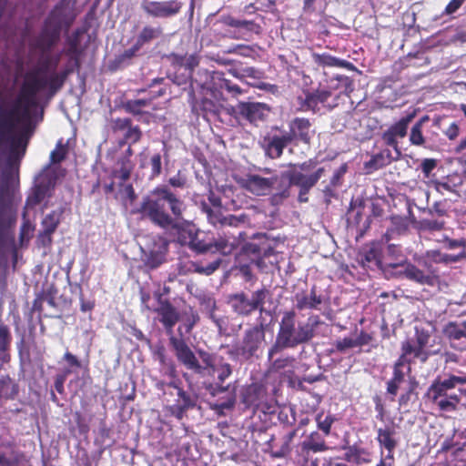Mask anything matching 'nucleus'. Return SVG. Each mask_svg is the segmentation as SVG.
Listing matches in <instances>:
<instances>
[{
	"instance_id": "f257e3e1",
	"label": "nucleus",
	"mask_w": 466,
	"mask_h": 466,
	"mask_svg": "<svg viewBox=\"0 0 466 466\" xmlns=\"http://www.w3.org/2000/svg\"><path fill=\"white\" fill-rule=\"evenodd\" d=\"M186 206L167 186L156 187L150 193L144 197L137 212L143 218L150 220L153 224L164 228L174 229L177 233V242L197 252V242L201 241L198 234L192 229L179 226L176 220L183 216Z\"/></svg>"
},
{
	"instance_id": "f03ea898",
	"label": "nucleus",
	"mask_w": 466,
	"mask_h": 466,
	"mask_svg": "<svg viewBox=\"0 0 466 466\" xmlns=\"http://www.w3.org/2000/svg\"><path fill=\"white\" fill-rule=\"evenodd\" d=\"M34 107L36 106L32 103L19 98V93L9 108L0 106V147L9 144L6 164L8 167H15L16 172L25 153L27 142L22 135H15L14 132L17 124L29 119L30 111Z\"/></svg>"
},
{
	"instance_id": "7ed1b4c3",
	"label": "nucleus",
	"mask_w": 466,
	"mask_h": 466,
	"mask_svg": "<svg viewBox=\"0 0 466 466\" xmlns=\"http://www.w3.org/2000/svg\"><path fill=\"white\" fill-rule=\"evenodd\" d=\"M49 58H45L39 66L26 71L23 77V82L19 88V98L30 102L34 106H38V95L42 91H46L48 98H52L64 86L68 76L73 73V68H63L57 72L53 70L48 76Z\"/></svg>"
},
{
	"instance_id": "20e7f679",
	"label": "nucleus",
	"mask_w": 466,
	"mask_h": 466,
	"mask_svg": "<svg viewBox=\"0 0 466 466\" xmlns=\"http://www.w3.org/2000/svg\"><path fill=\"white\" fill-rule=\"evenodd\" d=\"M322 324L318 315L310 316L308 322L297 326V314L290 309L283 312L275 342L269 348L268 359L286 349H294L309 342L315 337V329Z\"/></svg>"
},
{
	"instance_id": "39448f33",
	"label": "nucleus",
	"mask_w": 466,
	"mask_h": 466,
	"mask_svg": "<svg viewBox=\"0 0 466 466\" xmlns=\"http://www.w3.org/2000/svg\"><path fill=\"white\" fill-rule=\"evenodd\" d=\"M154 297L157 301V308L155 309V312L158 315L159 321L168 335L169 345L174 350L177 361L187 370L194 373H200L203 368L199 365L193 350L182 337L177 338L174 335L173 329L179 320L177 309L167 299H164L160 292H156Z\"/></svg>"
},
{
	"instance_id": "423d86ee",
	"label": "nucleus",
	"mask_w": 466,
	"mask_h": 466,
	"mask_svg": "<svg viewBox=\"0 0 466 466\" xmlns=\"http://www.w3.org/2000/svg\"><path fill=\"white\" fill-rule=\"evenodd\" d=\"M76 0H60L46 17L35 47L42 53L50 51L58 42L63 29L68 30L75 21L73 5Z\"/></svg>"
},
{
	"instance_id": "0eeeda50",
	"label": "nucleus",
	"mask_w": 466,
	"mask_h": 466,
	"mask_svg": "<svg viewBox=\"0 0 466 466\" xmlns=\"http://www.w3.org/2000/svg\"><path fill=\"white\" fill-rule=\"evenodd\" d=\"M466 384V377L449 374L441 379L438 376L427 389L424 399L442 412L457 410L461 397L454 391L457 385Z\"/></svg>"
},
{
	"instance_id": "6e6552de",
	"label": "nucleus",
	"mask_w": 466,
	"mask_h": 466,
	"mask_svg": "<svg viewBox=\"0 0 466 466\" xmlns=\"http://www.w3.org/2000/svg\"><path fill=\"white\" fill-rule=\"evenodd\" d=\"M247 234L245 231H230L221 229L217 236H205L201 241L197 242V253L219 254L223 257L231 255L245 240Z\"/></svg>"
},
{
	"instance_id": "1a4fd4ad",
	"label": "nucleus",
	"mask_w": 466,
	"mask_h": 466,
	"mask_svg": "<svg viewBox=\"0 0 466 466\" xmlns=\"http://www.w3.org/2000/svg\"><path fill=\"white\" fill-rule=\"evenodd\" d=\"M424 269L419 268L407 259H403L398 263H387L383 268L386 272L400 268L397 273L403 275L409 280L420 285L434 287L439 282L437 270L428 262H424Z\"/></svg>"
},
{
	"instance_id": "9d476101",
	"label": "nucleus",
	"mask_w": 466,
	"mask_h": 466,
	"mask_svg": "<svg viewBox=\"0 0 466 466\" xmlns=\"http://www.w3.org/2000/svg\"><path fill=\"white\" fill-rule=\"evenodd\" d=\"M269 292L266 288H261L252 292L249 299L244 291L233 293L228 296L227 303L232 311L240 317H248L256 310L262 312L266 298Z\"/></svg>"
},
{
	"instance_id": "9b49d317",
	"label": "nucleus",
	"mask_w": 466,
	"mask_h": 466,
	"mask_svg": "<svg viewBox=\"0 0 466 466\" xmlns=\"http://www.w3.org/2000/svg\"><path fill=\"white\" fill-rule=\"evenodd\" d=\"M232 374L231 365L224 363L218 368V380L219 383H210L206 387L207 390L212 396H218L220 393H227L225 400H218L213 406V410L222 412L224 410H231L236 403V394L234 390H229V385L223 386V382Z\"/></svg>"
},
{
	"instance_id": "f8f14e48",
	"label": "nucleus",
	"mask_w": 466,
	"mask_h": 466,
	"mask_svg": "<svg viewBox=\"0 0 466 466\" xmlns=\"http://www.w3.org/2000/svg\"><path fill=\"white\" fill-rule=\"evenodd\" d=\"M57 181L56 168L46 166L37 177V181L33 187L32 194L26 199V205L35 207L40 204L46 198L51 196Z\"/></svg>"
},
{
	"instance_id": "ddd939ff",
	"label": "nucleus",
	"mask_w": 466,
	"mask_h": 466,
	"mask_svg": "<svg viewBox=\"0 0 466 466\" xmlns=\"http://www.w3.org/2000/svg\"><path fill=\"white\" fill-rule=\"evenodd\" d=\"M299 173V171L291 169L269 177L270 189L275 190L269 198V201L273 206L280 205L285 199L289 198L291 187L295 185Z\"/></svg>"
},
{
	"instance_id": "4468645a",
	"label": "nucleus",
	"mask_w": 466,
	"mask_h": 466,
	"mask_svg": "<svg viewBox=\"0 0 466 466\" xmlns=\"http://www.w3.org/2000/svg\"><path fill=\"white\" fill-rule=\"evenodd\" d=\"M416 116L415 112L407 114L400 117L398 121L391 124L382 134L381 139L384 144L393 148L396 158L401 156V150L399 146V140L403 139L409 130L410 124L412 122Z\"/></svg>"
},
{
	"instance_id": "2eb2a0df",
	"label": "nucleus",
	"mask_w": 466,
	"mask_h": 466,
	"mask_svg": "<svg viewBox=\"0 0 466 466\" xmlns=\"http://www.w3.org/2000/svg\"><path fill=\"white\" fill-rule=\"evenodd\" d=\"M332 96V93L329 89L317 88L310 90L303 88L301 94L296 98L298 105V111L299 112H312L316 114L319 112L320 106H325L328 100Z\"/></svg>"
},
{
	"instance_id": "dca6fc26",
	"label": "nucleus",
	"mask_w": 466,
	"mask_h": 466,
	"mask_svg": "<svg viewBox=\"0 0 466 466\" xmlns=\"http://www.w3.org/2000/svg\"><path fill=\"white\" fill-rule=\"evenodd\" d=\"M265 340V331L262 325H256L246 329L241 345L237 348L238 355L245 360H250L257 355L262 342Z\"/></svg>"
},
{
	"instance_id": "f3484780",
	"label": "nucleus",
	"mask_w": 466,
	"mask_h": 466,
	"mask_svg": "<svg viewBox=\"0 0 466 466\" xmlns=\"http://www.w3.org/2000/svg\"><path fill=\"white\" fill-rule=\"evenodd\" d=\"M111 130L114 134L123 133L122 138L118 141L120 147L125 145H134L138 143L143 136L142 130L138 126H134L131 118L117 117L111 120Z\"/></svg>"
},
{
	"instance_id": "a211bd4d",
	"label": "nucleus",
	"mask_w": 466,
	"mask_h": 466,
	"mask_svg": "<svg viewBox=\"0 0 466 466\" xmlns=\"http://www.w3.org/2000/svg\"><path fill=\"white\" fill-rule=\"evenodd\" d=\"M141 8L150 17L167 18L177 15L182 8V3L177 0H146L142 3Z\"/></svg>"
},
{
	"instance_id": "6ab92c4d",
	"label": "nucleus",
	"mask_w": 466,
	"mask_h": 466,
	"mask_svg": "<svg viewBox=\"0 0 466 466\" xmlns=\"http://www.w3.org/2000/svg\"><path fill=\"white\" fill-rule=\"evenodd\" d=\"M289 137L285 133L277 134L269 132L262 137L260 142L265 156L270 159H278L283 155L285 147L290 145Z\"/></svg>"
},
{
	"instance_id": "aec40b11",
	"label": "nucleus",
	"mask_w": 466,
	"mask_h": 466,
	"mask_svg": "<svg viewBox=\"0 0 466 466\" xmlns=\"http://www.w3.org/2000/svg\"><path fill=\"white\" fill-rule=\"evenodd\" d=\"M202 209L206 213L208 222L215 227L220 225L221 229H227V227L237 229L239 225L248 221V216L245 214L224 216L219 208L213 209L207 204H203Z\"/></svg>"
},
{
	"instance_id": "412c9836",
	"label": "nucleus",
	"mask_w": 466,
	"mask_h": 466,
	"mask_svg": "<svg viewBox=\"0 0 466 466\" xmlns=\"http://www.w3.org/2000/svg\"><path fill=\"white\" fill-rule=\"evenodd\" d=\"M168 251V241L157 236L153 238L152 246L147 252L144 254V264L150 269H155L166 262V257Z\"/></svg>"
},
{
	"instance_id": "4be33fe9",
	"label": "nucleus",
	"mask_w": 466,
	"mask_h": 466,
	"mask_svg": "<svg viewBox=\"0 0 466 466\" xmlns=\"http://www.w3.org/2000/svg\"><path fill=\"white\" fill-rule=\"evenodd\" d=\"M400 355L397 359L407 365V372L411 371V365L415 360H419L424 363L430 357V353L426 350H422L414 339H405L400 345Z\"/></svg>"
},
{
	"instance_id": "5701e85b",
	"label": "nucleus",
	"mask_w": 466,
	"mask_h": 466,
	"mask_svg": "<svg viewBox=\"0 0 466 466\" xmlns=\"http://www.w3.org/2000/svg\"><path fill=\"white\" fill-rule=\"evenodd\" d=\"M312 124L309 118L296 116L288 123L289 131L285 132L291 143L294 141L309 144L311 140Z\"/></svg>"
},
{
	"instance_id": "b1692460",
	"label": "nucleus",
	"mask_w": 466,
	"mask_h": 466,
	"mask_svg": "<svg viewBox=\"0 0 466 466\" xmlns=\"http://www.w3.org/2000/svg\"><path fill=\"white\" fill-rule=\"evenodd\" d=\"M63 360H65L67 364V367L65 368L62 373L57 374L55 378V389L59 394L65 393V381L66 377L71 373L75 372L76 370L84 369L88 370V360L85 363L82 362L76 355L72 352L66 350L63 355Z\"/></svg>"
},
{
	"instance_id": "393cba45",
	"label": "nucleus",
	"mask_w": 466,
	"mask_h": 466,
	"mask_svg": "<svg viewBox=\"0 0 466 466\" xmlns=\"http://www.w3.org/2000/svg\"><path fill=\"white\" fill-rule=\"evenodd\" d=\"M238 114L250 123L264 120L269 107L264 103L258 102H239L236 106Z\"/></svg>"
},
{
	"instance_id": "a878e982",
	"label": "nucleus",
	"mask_w": 466,
	"mask_h": 466,
	"mask_svg": "<svg viewBox=\"0 0 466 466\" xmlns=\"http://www.w3.org/2000/svg\"><path fill=\"white\" fill-rule=\"evenodd\" d=\"M80 30H76L66 39L67 47L65 50V55L68 57V61L64 68L68 66L75 70L79 71L81 67V56L82 49L80 48Z\"/></svg>"
},
{
	"instance_id": "bb28decb",
	"label": "nucleus",
	"mask_w": 466,
	"mask_h": 466,
	"mask_svg": "<svg viewBox=\"0 0 466 466\" xmlns=\"http://www.w3.org/2000/svg\"><path fill=\"white\" fill-rule=\"evenodd\" d=\"M299 449L302 456H309L310 452L327 451L329 447L326 442L325 435L322 436L319 431H312L299 443Z\"/></svg>"
},
{
	"instance_id": "cd10ccee",
	"label": "nucleus",
	"mask_w": 466,
	"mask_h": 466,
	"mask_svg": "<svg viewBox=\"0 0 466 466\" xmlns=\"http://www.w3.org/2000/svg\"><path fill=\"white\" fill-rule=\"evenodd\" d=\"M241 186L257 196H265L270 190L269 177L257 174H248L241 181Z\"/></svg>"
},
{
	"instance_id": "c85d7f7f",
	"label": "nucleus",
	"mask_w": 466,
	"mask_h": 466,
	"mask_svg": "<svg viewBox=\"0 0 466 466\" xmlns=\"http://www.w3.org/2000/svg\"><path fill=\"white\" fill-rule=\"evenodd\" d=\"M296 309L299 310L319 309L323 302V297L318 294L316 285H313L309 293L299 292L295 295Z\"/></svg>"
},
{
	"instance_id": "c756f323",
	"label": "nucleus",
	"mask_w": 466,
	"mask_h": 466,
	"mask_svg": "<svg viewBox=\"0 0 466 466\" xmlns=\"http://www.w3.org/2000/svg\"><path fill=\"white\" fill-rule=\"evenodd\" d=\"M312 59L317 66L321 67H340L350 71L360 72L356 66L351 62L338 58L329 53H313Z\"/></svg>"
},
{
	"instance_id": "7c9ffc66",
	"label": "nucleus",
	"mask_w": 466,
	"mask_h": 466,
	"mask_svg": "<svg viewBox=\"0 0 466 466\" xmlns=\"http://www.w3.org/2000/svg\"><path fill=\"white\" fill-rule=\"evenodd\" d=\"M265 388L258 383H251L241 392V401L247 408H258L265 396Z\"/></svg>"
},
{
	"instance_id": "2f4dec72",
	"label": "nucleus",
	"mask_w": 466,
	"mask_h": 466,
	"mask_svg": "<svg viewBox=\"0 0 466 466\" xmlns=\"http://www.w3.org/2000/svg\"><path fill=\"white\" fill-rule=\"evenodd\" d=\"M297 435V430H291L285 433L281 439V444L279 447L277 444L273 443V440L271 439L268 446H269V454L270 457L274 459H282L289 455L291 452V443L294 438Z\"/></svg>"
},
{
	"instance_id": "473e14b6",
	"label": "nucleus",
	"mask_w": 466,
	"mask_h": 466,
	"mask_svg": "<svg viewBox=\"0 0 466 466\" xmlns=\"http://www.w3.org/2000/svg\"><path fill=\"white\" fill-rule=\"evenodd\" d=\"M344 460L348 462H354L360 465L370 463L371 461L370 452L367 449L358 444L344 447Z\"/></svg>"
},
{
	"instance_id": "72a5a7b5",
	"label": "nucleus",
	"mask_w": 466,
	"mask_h": 466,
	"mask_svg": "<svg viewBox=\"0 0 466 466\" xmlns=\"http://www.w3.org/2000/svg\"><path fill=\"white\" fill-rule=\"evenodd\" d=\"M405 365L398 360L393 364L392 377L387 381V393L393 397L397 395L400 384L405 380V372L403 370Z\"/></svg>"
},
{
	"instance_id": "f704fd0d",
	"label": "nucleus",
	"mask_w": 466,
	"mask_h": 466,
	"mask_svg": "<svg viewBox=\"0 0 466 466\" xmlns=\"http://www.w3.org/2000/svg\"><path fill=\"white\" fill-rule=\"evenodd\" d=\"M168 386L177 389L178 399L177 404L175 406L176 417L181 419L187 410L195 407L196 400L189 393L185 391L182 388L177 387L175 382L169 383Z\"/></svg>"
},
{
	"instance_id": "c9c22d12",
	"label": "nucleus",
	"mask_w": 466,
	"mask_h": 466,
	"mask_svg": "<svg viewBox=\"0 0 466 466\" xmlns=\"http://www.w3.org/2000/svg\"><path fill=\"white\" fill-rule=\"evenodd\" d=\"M396 431L393 427L385 426L379 428L377 431L376 441L380 448L386 451L395 450L398 446V439L396 438Z\"/></svg>"
},
{
	"instance_id": "e433bc0d",
	"label": "nucleus",
	"mask_w": 466,
	"mask_h": 466,
	"mask_svg": "<svg viewBox=\"0 0 466 466\" xmlns=\"http://www.w3.org/2000/svg\"><path fill=\"white\" fill-rule=\"evenodd\" d=\"M442 333L451 342L466 339V321H449L443 327Z\"/></svg>"
},
{
	"instance_id": "4c0bfd02",
	"label": "nucleus",
	"mask_w": 466,
	"mask_h": 466,
	"mask_svg": "<svg viewBox=\"0 0 466 466\" xmlns=\"http://www.w3.org/2000/svg\"><path fill=\"white\" fill-rule=\"evenodd\" d=\"M162 35L163 29L160 25H146L137 35L135 42L143 48L144 46L160 38Z\"/></svg>"
},
{
	"instance_id": "58836bf2",
	"label": "nucleus",
	"mask_w": 466,
	"mask_h": 466,
	"mask_svg": "<svg viewBox=\"0 0 466 466\" xmlns=\"http://www.w3.org/2000/svg\"><path fill=\"white\" fill-rule=\"evenodd\" d=\"M434 189L443 195L445 192L457 193V188L461 186L462 179L460 176H448L444 181L432 180Z\"/></svg>"
},
{
	"instance_id": "ea45409f",
	"label": "nucleus",
	"mask_w": 466,
	"mask_h": 466,
	"mask_svg": "<svg viewBox=\"0 0 466 466\" xmlns=\"http://www.w3.org/2000/svg\"><path fill=\"white\" fill-rule=\"evenodd\" d=\"M192 112L198 116H201L205 119H208L209 116H217L218 108L217 104L208 98H202L199 102L192 105Z\"/></svg>"
},
{
	"instance_id": "a19ab883",
	"label": "nucleus",
	"mask_w": 466,
	"mask_h": 466,
	"mask_svg": "<svg viewBox=\"0 0 466 466\" xmlns=\"http://www.w3.org/2000/svg\"><path fill=\"white\" fill-rule=\"evenodd\" d=\"M430 120L428 115L421 116L410 128L409 140L410 145L415 147H423L426 143V138L422 133V127L425 123Z\"/></svg>"
},
{
	"instance_id": "79ce46f5",
	"label": "nucleus",
	"mask_w": 466,
	"mask_h": 466,
	"mask_svg": "<svg viewBox=\"0 0 466 466\" xmlns=\"http://www.w3.org/2000/svg\"><path fill=\"white\" fill-rule=\"evenodd\" d=\"M116 166L117 168L112 171V176L119 178L123 183L127 181L135 167L132 159L120 157L116 161Z\"/></svg>"
},
{
	"instance_id": "37998d69",
	"label": "nucleus",
	"mask_w": 466,
	"mask_h": 466,
	"mask_svg": "<svg viewBox=\"0 0 466 466\" xmlns=\"http://www.w3.org/2000/svg\"><path fill=\"white\" fill-rule=\"evenodd\" d=\"M214 86L220 89H226L229 93L239 95L242 93L241 88L233 84L230 80L225 78V74L220 71H215L211 76Z\"/></svg>"
},
{
	"instance_id": "c03bdc74",
	"label": "nucleus",
	"mask_w": 466,
	"mask_h": 466,
	"mask_svg": "<svg viewBox=\"0 0 466 466\" xmlns=\"http://www.w3.org/2000/svg\"><path fill=\"white\" fill-rule=\"evenodd\" d=\"M68 152V141L65 142L63 138H60L56 142L55 149L50 153V162L47 166H49L50 168H53V165L60 164L66 158Z\"/></svg>"
},
{
	"instance_id": "a18cd8bd",
	"label": "nucleus",
	"mask_w": 466,
	"mask_h": 466,
	"mask_svg": "<svg viewBox=\"0 0 466 466\" xmlns=\"http://www.w3.org/2000/svg\"><path fill=\"white\" fill-rule=\"evenodd\" d=\"M141 49L142 47L135 42L131 47L126 49L115 58L114 65L116 67L129 66L132 59L139 55Z\"/></svg>"
},
{
	"instance_id": "49530a36",
	"label": "nucleus",
	"mask_w": 466,
	"mask_h": 466,
	"mask_svg": "<svg viewBox=\"0 0 466 466\" xmlns=\"http://www.w3.org/2000/svg\"><path fill=\"white\" fill-rule=\"evenodd\" d=\"M397 159L398 158H396V157H392L390 149H384L381 152L372 156L370 161L366 163V167L378 169L390 164L393 160Z\"/></svg>"
},
{
	"instance_id": "de8ad7c7",
	"label": "nucleus",
	"mask_w": 466,
	"mask_h": 466,
	"mask_svg": "<svg viewBox=\"0 0 466 466\" xmlns=\"http://www.w3.org/2000/svg\"><path fill=\"white\" fill-rule=\"evenodd\" d=\"M62 213L63 209L59 212L53 210L43 218L41 224L47 236L56 232L60 224Z\"/></svg>"
},
{
	"instance_id": "09e8293b",
	"label": "nucleus",
	"mask_w": 466,
	"mask_h": 466,
	"mask_svg": "<svg viewBox=\"0 0 466 466\" xmlns=\"http://www.w3.org/2000/svg\"><path fill=\"white\" fill-rule=\"evenodd\" d=\"M428 254L435 262L446 264L458 262L464 258L463 251H460L458 254H446L441 253L440 250H431Z\"/></svg>"
},
{
	"instance_id": "8fccbe9b",
	"label": "nucleus",
	"mask_w": 466,
	"mask_h": 466,
	"mask_svg": "<svg viewBox=\"0 0 466 466\" xmlns=\"http://www.w3.org/2000/svg\"><path fill=\"white\" fill-rule=\"evenodd\" d=\"M335 420L336 418L332 414L324 415L323 412H320L316 416L317 427L324 433L325 436H329L330 434L331 427Z\"/></svg>"
},
{
	"instance_id": "3c124183",
	"label": "nucleus",
	"mask_w": 466,
	"mask_h": 466,
	"mask_svg": "<svg viewBox=\"0 0 466 466\" xmlns=\"http://www.w3.org/2000/svg\"><path fill=\"white\" fill-rule=\"evenodd\" d=\"M299 187V196L298 200L300 203H306L309 201L308 194L309 193L310 189L313 187L312 185H310L309 182H307L304 179V174L299 173L298 175V177L295 181V185Z\"/></svg>"
},
{
	"instance_id": "603ef678",
	"label": "nucleus",
	"mask_w": 466,
	"mask_h": 466,
	"mask_svg": "<svg viewBox=\"0 0 466 466\" xmlns=\"http://www.w3.org/2000/svg\"><path fill=\"white\" fill-rule=\"evenodd\" d=\"M226 24L232 27L243 28L247 31L255 33H258L260 29V26L253 21L236 19L233 17H228Z\"/></svg>"
},
{
	"instance_id": "864d4df0",
	"label": "nucleus",
	"mask_w": 466,
	"mask_h": 466,
	"mask_svg": "<svg viewBox=\"0 0 466 466\" xmlns=\"http://www.w3.org/2000/svg\"><path fill=\"white\" fill-rule=\"evenodd\" d=\"M13 170H15V167H8L7 164L5 163V168L3 171V177H2V179H0V192L3 191L5 193V198H7L8 200L10 201L12 209L16 213V210L13 205V198L10 194L9 185L7 182L8 177H9L11 171H13Z\"/></svg>"
},
{
	"instance_id": "5fc2aeb1",
	"label": "nucleus",
	"mask_w": 466,
	"mask_h": 466,
	"mask_svg": "<svg viewBox=\"0 0 466 466\" xmlns=\"http://www.w3.org/2000/svg\"><path fill=\"white\" fill-rule=\"evenodd\" d=\"M380 249L376 244H372L367 250H365L363 255V260L368 263H374L376 266H381L380 260Z\"/></svg>"
},
{
	"instance_id": "6e6d98bb",
	"label": "nucleus",
	"mask_w": 466,
	"mask_h": 466,
	"mask_svg": "<svg viewBox=\"0 0 466 466\" xmlns=\"http://www.w3.org/2000/svg\"><path fill=\"white\" fill-rule=\"evenodd\" d=\"M200 61V57L197 54L185 55V78L190 79L192 78L193 72L196 67L198 66Z\"/></svg>"
},
{
	"instance_id": "4d7b16f0",
	"label": "nucleus",
	"mask_w": 466,
	"mask_h": 466,
	"mask_svg": "<svg viewBox=\"0 0 466 466\" xmlns=\"http://www.w3.org/2000/svg\"><path fill=\"white\" fill-rule=\"evenodd\" d=\"M333 349L330 350L331 353L339 352L344 353L348 350L356 348L354 339L345 337L341 339H337L332 343Z\"/></svg>"
},
{
	"instance_id": "13d9d810",
	"label": "nucleus",
	"mask_w": 466,
	"mask_h": 466,
	"mask_svg": "<svg viewBox=\"0 0 466 466\" xmlns=\"http://www.w3.org/2000/svg\"><path fill=\"white\" fill-rule=\"evenodd\" d=\"M431 337V334L428 329H426L424 328L415 327L414 341L422 350H426L425 348L429 344Z\"/></svg>"
},
{
	"instance_id": "bf43d9fd",
	"label": "nucleus",
	"mask_w": 466,
	"mask_h": 466,
	"mask_svg": "<svg viewBox=\"0 0 466 466\" xmlns=\"http://www.w3.org/2000/svg\"><path fill=\"white\" fill-rule=\"evenodd\" d=\"M445 222L437 219H423L420 221V229L423 231H440L444 228Z\"/></svg>"
},
{
	"instance_id": "052dcab7",
	"label": "nucleus",
	"mask_w": 466,
	"mask_h": 466,
	"mask_svg": "<svg viewBox=\"0 0 466 466\" xmlns=\"http://www.w3.org/2000/svg\"><path fill=\"white\" fill-rule=\"evenodd\" d=\"M295 361V359L293 357H286V358H279L275 360L270 367L269 371H275L278 372L281 370H284L288 366L292 365V363Z\"/></svg>"
},
{
	"instance_id": "680f3d73",
	"label": "nucleus",
	"mask_w": 466,
	"mask_h": 466,
	"mask_svg": "<svg viewBox=\"0 0 466 466\" xmlns=\"http://www.w3.org/2000/svg\"><path fill=\"white\" fill-rule=\"evenodd\" d=\"M441 242L443 243V247L447 249H456L461 248V251L465 253L466 248V241L464 239H451L448 237H445Z\"/></svg>"
},
{
	"instance_id": "e2e57ef3",
	"label": "nucleus",
	"mask_w": 466,
	"mask_h": 466,
	"mask_svg": "<svg viewBox=\"0 0 466 466\" xmlns=\"http://www.w3.org/2000/svg\"><path fill=\"white\" fill-rule=\"evenodd\" d=\"M466 0H451L442 11V16L454 17L453 15L462 6Z\"/></svg>"
},
{
	"instance_id": "0e129e2a",
	"label": "nucleus",
	"mask_w": 466,
	"mask_h": 466,
	"mask_svg": "<svg viewBox=\"0 0 466 466\" xmlns=\"http://www.w3.org/2000/svg\"><path fill=\"white\" fill-rule=\"evenodd\" d=\"M438 161L434 158H425L420 164V169L425 178H430L431 172L436 168Z\"/></svg>"
},
{
	"instance_id": "69168bd1",
	"label": "nucleus",
	"mask_w": 466,
	"mask_h": 466,
	"mask_svg": "<svg viewBox=\"0 0 466 466\" xmlns=\"http://www.w3.org/2000/svg\"><path fill=\"white\" fill-rule=\"evenodd\" d=\"M151 177H157L161 174L162 163L161 155L159 153L154 154L150 158Z\"/></svg>"
},
{
	"instance_id": "338daca9",
	"label": "nucleus",
	"mask_w": 466,
	"mask_h": 466,
	"mask_svg": "<svg viewBox=\"0 0 466 466\" xmlns=\"http://www.w3.org/2000/svg\"><path fill=\"white\" fill-rule=\"evenodd\" d=\"M56 294L57 289L55 287V285H51L42 291V295L44 297L45 301H46L47 304L53 308L56 307Z\"/></svg>"
},
{
	"instance_id": "774afa93",
	"label": "nucleus",
	"mask_w": 466,
	"mask_h": 466,
	"mask_svg": "<svg viewBox=\"0 0 466 466\" xmlns=\"http://www.w3.org/2000/svg\"><path fill=\"white\" fill-rule=\"evenodd\" d=\"M347 164H342L335 172L330 178L329 184L338 187L342 184L343 177L347 172Z\"/></svg>"
}]
</instances>
